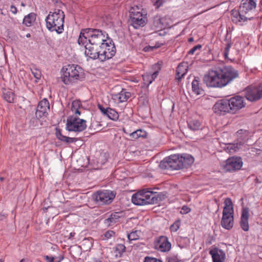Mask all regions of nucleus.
I'll list each match as a JSON object with an SVG mask.
<instances>
[{
	"label": "nucleus",
	"instance_id": "58",
	"mask_svg": "<svg viewBox=\"0 0 262 262\" xmlns=\"http://www.w3.org/2000/svg\"><path fill=\"white\" fill-rule=\"evenodd\" d=\"M0 180L1 181H3V180H4V178H0Z\"/></svg>",
	"mask_w": 262,
	"mask_h": 262
},
{
	"label": "nucleus",
	"instance_id": "1",
	"mask_svg": "<svg viewBox=\"0 0 262 262\" xmlns=\"http://www.w3.org/2000/svg\"><path fill=\"white\" fill-rule=\"evenodd\" d=\"M238 76L237 70L230 66L209 70L203 81L208 87L221 88Z\"/></svg>",
	"mask_w": 262,
	"mask_h": 262
},
{
	"label": "nucleus",
	"instance_id": "10",
	"mask_svg": "<svg viewBox=\"0 0 262 262\" xmlns=\"http://www.w3.org/2000/svg\"><path fill=\"white\" fill-rule=\"evenodd\" d=\"M116 196V193L109 190H99L93 194V198L99 205L111 204Z\"/></svg>",
	"mask_w": 262,
	"mask_h": 262
},
{
	"label": "nucleus",
	"instance_id": "6",
	"mask_svg": "<svg viewBox=\"0 0 262 262\" xmlns=\"http://www.w3.org/2000/svg\"><path fill=\"white\" fill-rule=\"evenodd\" d=\"M64 14L59 9L54 12H50L46 18L47 29L51 32H56L61 34L63 31Z\"/></svg>",
	"mask_w": 262,
	"mask_h": 262
},
{
	"label": "nucleus",
	"instance_id": "56",
	"mask_svg": "<svg viewBox=\"0 0 262 262\" xmlns=\"http://www.w3.org/2000/svg\"><path fill=\"white\" fill-rule=\"evenodd\" d=\"M26 36H27V37H30V34L29 33H28V34H27L26 35Z\"/></svg>",
	"mask_w": 262,
	"mask_h": 262
},
{
	"label": "nucleus",
	"instance_id": "55",
	"mask_svg": "<svg viewBox=\"0 0 262 262\" xmlns=\"http://www.w3.org/2000/svg\"><path fill=\"white\" fill-rule=\"evenodd\" d=\"M21 6H23V7H25L26 6V5L23 2H22L21 3Z\"/></svg>",
	"mask_w": 262,
	"mask_h": 262
},
{
	"label": "nucleus",
	"instance_id": "33",
	"mask_svg": "<svg viewBox=\"0 0 262 262\" xmlns=\"http://www.w3.org/2000/svg\"><path fill=\"white\" fill-rule=\"evenodd\" d=\"M106 111V116L112 120L116 121L119 118V115L118 113L114 110L107 107Z\"/></svg>",
	"mask_w": 262,
	"mask_h": 262
},
{
	"label": "nucleus",
	"instance_id": "59",
	"mask_svg": "<svg viewBox=\"0 0 262 262\" xmlns=\"http://www.w3.org/2000/svg\"><path fill=\"white\" fill-rule=\"evenodd\" d=\"M1 14L4 15V13H3V12H1Z\"/></svg>",
	"mask_w": 262,
	"mask_h": 262
},
{
	"label": "nucleus",
	"instance_id": "40",
	"mask_svg": "<svg viewBox=\"0 0 262 262\" xmlns=\"http://www.w3.org/2000/svg\"><path fill=\"white\" fill-rule=\"evenodd\" d=\"M39 118L40 117H37L36 116L35 117H32L30 120V126L33 127L38 126L40 124Z\"/></svg>",
	"mask_w": 262,
	"mask_h": 262
},
{
	"label": "nucleus",
	"instance_id": "42",
	"mask_svg": "<svg viewBox=\"0 0 262 262\" xmlns=\"http://www.w3.org/2000/svg\"><path fill=\"white\" fill-rule=\"evenodd\" d=\"M180 224L181 223L179 220L176 221L172 225L170 226L171 231L173 232L177 231L179 229Z\"/></svg>",
	"mask_w": 262,
	"mask_h": 262
},
{
	"label": "nucleus",
	"instance_id": "35",
	"mask_svg": "<svg viewBox=\"0 0 262 262\" xmlns=\"http://www.w3.org/2000/svg\"><path fill=\"white\" fill-rule=\"evenodd\" d=\"M125 250V247L122 244H118L114 248V253L116 257H120Z\"/></svg>",
	"mask_w": 262,
	"mask_h": 262
},
{
	"label": "nucleus",
	"instance_id": "16",
	"mask_svg": "<svg viewBox=\"0 0 262 262\" xmlns=\"http://www.w3.org/2000/svg\"><path fill=\"white\" fill-rule=\"evenodd\" d=\"M155 247L157 250L161 252H167L171 249V244L166 236H161L156 241Z\"/></svg>",
	"mask_w": 262,
	"mask_h": 262
},
{
	"label": "nucleus",
	"instance_id": "36",
	"mask_svg": "<svg viewBox=\"0 0 262 262\" xmlns=\"http://www.w3.org/2000/svg\"><path fill=\"white\" fill-rule=\"evenodd\" d=\"M81 106L80 102L78 100H75L72 102L71 105V110L74 113V115H80L81 113L79 111V108Z\"/></svg>",
	"mask_w": 262,
	"mask_h": 262
},
{
	"label": "nucleus",
	"instance_id": "32",
	"mask_svg": "<svg viewBox=\"0 0 262 262\" xmlns=\"http://www.w3.org/2000/svg\"><path fill=\"white\" fill-rule=\"evenodd\" d=\"M36 19V14L34 13H31L26 16L23 20V24L26 26L30 27Z\"/></svg>",
	"mask_w": 262,
	"mask_h": 262
},
{
	"label": "nucleus",
	"instance_id": "31",
	"mask_svg": "<svg viewBox=\"0 0 262 262\" xmlns=\"http://www.w3.org/2000/svg\"><path fill=\"white\" fill-rule=\"evenodd\" d=\"M188 127L192 130H196L201 128V123L196 119H189L187 121Z\"/></svg>",
	"mask_w": 262,
	"mask_h": 262
},
{
	"label": "nucleus",
	"instance_id": "34",
	"mask_svg": "<svg viewBox=\"0 0 262 262\" xmlns=\"http://www.w3.org/2000/svg\"><path fill=\"white\" fill-rule=\"evenodd\" d=\"M146 132L142 129H138L131 133H129V136L133 139H137L140 137H144L146 136Z\"/></svg>",
	"mask_w": 262,
	"mask_h": 262
},
{
	"label": "nucleus",
	"instance_id": "45",
	"mask_svg": "<svg viewBox=\"0 0 262 262\" xmlns=\"http://www.w3.org/2000/svg\"><path fill=\"white\" fill-rule=\"evenodd\" d=\"M201 48H202V46L200 45H198L193 47L191 49H190L188 53L189 54H193L196 50L201 49Z\"/></svg>",
	"mask_w": 262,
	"mask_h": 262
},
{
	"label": "nucleus",
	"instance_id": "29",
	"mask_svg": "<svg viewBox=\"0 0 262 262\" xmlns=\"http://www.w3.org/2000/svg\"><path fill=\"white\" fill-rule=\"evenodd\" d=\"M120 213L119 212H114L112 213L107 219H105L104 221V223L108 226H112L114 225L115 223L119 221V220L120 217Z\"/></svg>",
	"mask_w": 262,
	"mask_h": 262
},
{
	"label": "nucleus",
	"instance_id": "9",
	"mask_svg": "<svg viewBox=\"0 0 262 262\" xmlns=\"http://www.w3.org/2000/svg\"><path fill=\"white\" fill-rule=\"evenodd\" d=\"M132 24L135 29L143 27L147 21L146 15L143 14L138 7L132 8L130 10Z\"/></svg>",
	"mask_w": 262,
	"mask_h": 262
},
{
	"label": "nucleus",
	"instance_id": "7",
	"mask_svg": "<svg viewBox=\"0 0 262 262\" xmlns=\"http://www.w3.org/2000/svg\"><path fill=\"white\" fill-rule=\"evenodd\" d=\"M99 47V60L103 61L111 58L116 53V50L114 43L111 38H109Z\"/></svg>",
	"mask_w": 262,
	"mask_h": 262
},
{
	"label": "nucleus",
	"instance_id": "48",
	"mask_svg": "<svg viewBox=\"0 0 262 262\" xmlns=\"http://www.w3.org/2000/svg\"><path fill=\"white\" fill-rule=\"evenodd\" d=\"M45 258L48 261V262H54V260L57 259V258H55V257L53 256H45Z\"/></svg>",
	"mask_w": 262,
	"mask_h": 262
},
{
	"label": "nucleus",
	"instance_id": "19",
	"mask_svg": "<svg viewBox=\"0 0 262 262\" xmlns=\"http://www.w3.org/2000/svg\"><path fill=\"white\" fill-rule=\"evenodd\" d=\"M253 18L252 16L246 15L241 13L240 9L239 10H233L231 11V19L235 24L244 22L247 20H250Z\"/></svg>",
	"mask_w": 262,
	"mask_h": 262
},
{
	"label": "nucleus",
	"instance_id": "23",
	"mask_svg": "<svg viewBox=\"0 0 262 262\" xmlns=\"http://www.w3.org/2000/svg\"><path fill=\"white\" fill-rule=\"evenodd\" d=\"M211 255L213 262H223L225 258V253L224 252L217 248H214L209 252Z\"/></svg>",
	"mask_w": 262,
	"mask_h": 262
},
{
	"label": "nucleus",
	"instance_id": "8",
	"mask_svg": "<svg viewBox=\"0 0 262 262\" xmlns=\"http://www.w3.org/2000/svg\"><path fill=\"white\" fill-rule=\"evenodd\" d=\"M86 128V121L77 117L71 115L67 118L66 128L70 132H80Z\"/></svg>",
	"mask_w": 262,
	"mask_h": 262
},
{
	"label": "nucleus",
	"instance_id": "12",
	"mask_svg": "<svg viewBox=\"0 0 262 262\" xmlns=\"http://www.w3.org/2000/svg\"><path fill=\"white\" fill-rule=\"evenodd\" d=\"M242 165L243 162L240 157H232L226 160L224 167L226 171H232L240 169Z\"/></svg>",
	"mask_w": 262,
	"mask_h": 262
},
{
	"label": "nucleus",
	"instance_id": "39",
	"mask_svg": "<svg viewBox=\"0 0 262 262\" xmlns=\"http://www.w3.org/2000/svg\"><path fill=\"white\" fill-rule=\"evenodd\" d=\"M115 232L113 230H108L101 236L102 240H107L115 236Z\"/></svg>",
	"mask_w": 262,
	"mask_h": 262
},
{
	"label": "nucleus",
	"instance_id": "41",
	"mask_svg": "<svg viewBox=\"0 0 262 262\" xmlns=\"http://www.w3.org/2000/svg\"><path fill=\"white\" fill-rule=\"evenodd\" d=\"M31 70L32 74L33 75L34 77L37 79H39L41 76L40 71L35 67H33Z\"/></svg>",
	"mask_w": 262,
	"mask_h": 262
},
{
	"label": "nucleus",
	"instance_id": "60",
	"mask_svg": "<svg viewBox=\"0 0 262 262\" xmlns=\"http://www.w3.org/2000/svg\"><path fill=\"white\" fill-rule=\"evenodd\" d=\"M261 3H262V0H261Z\"/></svg>",
	"mask_w": 262,
	"mask_h": 262
},
{
	"label": "nucleus",
	"instance_id": "11",
	"mask_svg": "<svg viewBox=\"0 0 262 262\" xmlns=\"http://www.w3.org/2000/svg\"><path fill=\"white\" fill-rule=\"evenodd\" d=\"M245 97L251 102H255L262 98V83L250 85L245 90Z\"/></svg>",
	"mask_w": 262,
	"mask_h": 262
},
{
	"label": "nucleus",
	"instance_id": "47",
	"mask_svg": "<svg viewBox=\"0 0 262 262\" xmlns=\"http://www.w3.org/2000/svg\"><path fill=\"white\" fill-rule=\"evenodd\" d=\"M167 260L168 262H180L178 258L176 256L168 257Z\"/></svg>",
	"mask_w": 262,
	"mask_h": 262
},
{
	"label": "nucleus",
	"instance_id": "3",
	"mask_svg": "<svg viewBox=\"0 0 262 262\" xmlns=\"http://www.w3.org/2000/svg\"><path fill=\"white\" fill-rule=\"evenodd\" d=\"M109 38L105 31L89 28L81 31L78 39V43L79 45H84L88 41L95 46H99Z\"/></svg>",
	"mask_w": 262,
	"mask_h": 262
},
{
	"label": "nucleus",
	"instance_id": "52",
	"mask_svg": "<svg viewBox=\"0 0 262 262\" xmlns=\"http://www.w3.org/2000/svg\"><path fill=\"white\" fill-rule=\"evenodd\" d=\"M255 183H261V181L259 180L258 178H256L255 179Z\"/></svg>",
	"mask_w": 262,
	"mask_h": 262
},
{
	"label": "nucleus",
	"instance_id": "30",
	"mask_svg": "<svg viewBox=\"0 0 262 262\" xmlns=\"http://www.w3.org/2000/svg\"><path fill=\"white\" fill-rule=\"evenodd\" d=\"M56 136L59 140L67 143H74L77 141L76 138H71L62 135L60 129H56Z\"/></svg>",
	"mask_w": 262,
	"mask_h": 262
},
{
	"label": "nucleus",
	"instance_id": "53",
	"mask_svg": "<svg viewBox=\"0 0 262 262\" xmlns=\"http://www.w3.org/2000/svg\"><path fill=\"white\" fill-rule=\"evenodd\" d=\"M75 235V233L74 232H71L70 234V237H73Z\"/></svg>",
	"mask_w": 262,
	"mask_h": 262
},
{
	"label": "nucleus",
	"instance_id": "54",
	"mask_svg": "<svg viewBox=\"0 0 262 262\" xmlns=\"http://www.w3.org/2000/svg\"><path fill=\"white\" fill-rule=\"evenodd\" d=\"M19 262H27L25 259H22Z\"/></svg>",
	"mask_w": 262,
	"mask_h": 262
},
{
	"label": "nucleus",
	"instance_id": "24",
	"mask_svg": "<svg viewBox=\"0 0 262 262\" xmlns=\"http://www.w3.org/2000/svg\"><path fill=\"white\" fill-rule=\"evenodd\" d=\"M225 206L223 211V216H233V208L231 200L227 198L225 200Z\"/></svg>",
	"mask_w": 262,
	"mask_h": 262
},
{
	"label": "nucleus",
	"instance_id": "46",
	"mask_svg": "<svg viewBox=\"0 0 262 262\" xmlns=\"http://www.w3.org/2000/svg\"><path fill=\"white\" fill-rule=\"evenodd\" d=\"M190 211V209L186 206H184L181 210L182 213H187Z\"/></svg>",
	"mask_w": 262,
	"mask_h": 262
},
{
	"label": "nucleus",
	"instance_id": "4",
	"mask_svg": "<svg viewBox=\"0 0 262 262\" xmlns=\"http://www.w3.org/2000/svg\"><path fill=\"white\" fill-rule=\"evenodd\" d=\"M164 199L161 193L150 191L149 189H143L133 195L132 202L137 205L157 204Z\"/></svg>",
	"mask_w": 262,
	"mask_h": 262
},
{
	"label": "nucleus",
	"instance_id": "14",
	"mask_svg": "<svg viewBox=\"0 0 262 262\" xmlns=\"http://www.w3.org/2000/svg\"><path fill=\"white\" fill-rule=\"evenodd\" d=\"M84 47L85 55L93 59H99V47L92 45V43L86 42L84 45H80Z\"/></svg>",
	"mask_w": 262,
	"mask_h": 262
},
{
	"label": "nucleus",
	"instance_id": "25",
	"mask_svg": "<svg viewBox=\"0 0 262 262\" xmlns=\"http://www.w3.org/2000/svg\"><path fill=\"white\" fill-rule=\"evenodd\" d=\"M130 94L126 91L125 90H122L118 94H114L113 98L118 102H123L126 101L130 97Z\"/></svg>",
	"mask_w": 262,
	"mask_h": 262
},
{
	"label": "nucleus",
	"instance_id": "18",
	"mask_svg": "<svg viewBox=\"0 0 262 262\" xmlns=\"http://www.w3.org/2000/svg\"><path fill=\"white\" fill-rule=\"evenodd\" d=\"M50 111V105L48 100L45 98L40 101L37 106L35 115L37 117H42L46 116Z\"/></svg>",
	"mask_w": 262,
	"mask_h": 262
},
{
	"label": "nucleus",
	"instance_id": "38",
	"mask_svg": "<svg viewBox=\"0 0 262 262\" xmlns=\"http://www.w3.org/2000/svg\"><path fill=\"white\" fill-rule=\"evenodd\" d=\"M140 231L135 230L131 232L130 233H127V236L128 240L130 242L132 241H136L139 238L140 236Z\"/></svg>",
	"mask_w": 262,
	"mask_h": 262
},
{
	"label": "nucleus",
	"instance_id": "43",
	"mask_svg": "<svg viewBox=\"0 0 262 262\" xmlns=\"http://www.w3.org/2000/svg\"><path fill=\"white\" fill-rule=\"evenodd\" d=\"M153 5L157 8H159L165 0H151Z\"/></svg>",
	"mask_w": 262,
	"mask_h": 262
},
{
	"label": "nucleus",
	"instance_id": "26",
	"mask_svg": "<svg viewBox=\"0 0 262 262\" xmlns=\"http://www.w3.org/2000/svg\"><path fill=\"white\" fill-rule=\"evenodd\" d=\"M234 217L233 216H223L221 222V226L223 228L227 230L231 229L233 226Z\"/></svg>",
	"mask_w": 262,
	"mask_h": 262
},
{
	"label": "nucleus",
	"instance_id": "20",
	"mask_svg": "<svg viewBox=\"0 0 262 262\" xmlns=\"http://www.w3.org/2000/svg\"><path fill=\"white\" fill-rule=\"evenodd\" d=\"M152 69L155 70L152 73H146L142 75L144 83L147 86L157 78L161 68L159 64H155L152 66Z\"/></svg>",
	"mask_w": 262,
	"mask_h": 262
},
{
	"label": "nucleus",
	"instance_id": "21",
	"mask_svg": "<svg viewBox=\"0 0 262 262\" xmlns=\"http://www.w3.org/2000/svg\"><path fill=\"white\" fill-rule=\"evenodd\" d=\"M167 26L166 19L164 17L157 15L154 17L152 28L155 30H161Z\"/></svg>",
	"mask_w": 262,
	"mask_h": 262
},
{
	"label": "nucleus",
	"instance_id": "17",
	"mask_svg": "<svg viewBox=\"0 0 262 262\" xmlns=\"http://www.w3.org/2000/svg\"><path fill=\"white\" fill-rule=\"evenodd\" d=\"M214 113L219 114L230 112V104L228 99L220 100L213 107Z\"/></svg>",
	"mask_w": 262,
	"mask_h": 262
},
{
	"label": "nucleus",
	"instance_id": "22",
	"mask_svg": "<svg viewBox=\"0 0 262 262\" xmlns=\"http://www.w3.org/2000/svg\"><path fill=\"white\" fill-rule=\"evenodd\" d=\"M249 216V208L247 207L244 208L242 210L241 217L240 226L245 231H248L249 229L248 223Z\"/></svg>",
	"mask_w": 262,
	"mask_h": 262
},
{
	"label": "nucleus",
	"instance_id": "28",
	"mask_svg": "<svg viewBox=\"0 0 262 262\" xmlns=\"http://www.w3.org/2000/svg\"><path fill=\"white\" fill-rule=\"evenodd\" d=\"M192 92L196 95H202L204 93V90L201 86L199 78L195 77L191 83Z\"/></svg>",
	"mask_w": 262,
	"mask_h": 262
},
{
	"label": "nucleus",
	"instance_id": "13",
	"mask_svg": "<svg viewBox=\"0 0 262 262\" xmlns=\"http://www.w3.org/2000/svg\"><path fill=\"white\" fill-rule=\"evenodd\" d=\"M230 104V113H235L245 107L246 103L244 98L240 96H236L228 99Z\"/></svg>",
	"mask_w": 262,
	"mask_h": 262
},
{
	"label": "nucleus",
	"instance_id": "2",
	"mask_svg": "<svg viewBox=\"0 0 262 262\" xmlns=\"http://www.w3.org/2000/svg\"><path fill=\"white\" fill-rule=\"evenodd\" d=\"M193 162V157L189 154L172 155L161 161L159 167L162 169L177 170L187 168Z\"/></svg>",
	"mask_w": 262,
	"mask_h": 262
},
{
	"label": "nucleus",
	"instance_id": "50",
	"mask_svg": "<svg viewBox=\"0 0 262 262\" xmlns=\"http://www.w3.org/2000/svg\"><path fill=\"white\" fill-rule=\"evenodd\" d=\"M98 107H99V110L101 111V112L103 114H104L105 115H106V110H107V108H105L104 107H103V106H102L100 105H98Z\"/></svg>",
	"mask_w": 262,
	"mask_h": 262
},
{
	"label": "nucleus",
	"instance_id": "51",
	"mask_svg": "<svg viewBox=\"0 0 262 262\" xmlns=\"http://www.w3.org/2000/svg\"><path fill=\"white\" fill-rule=\"evenodd\" d=\"M55 258H57V259L54 260V262H61V260L63 259V256H60L59 257H56Z\"/></svg>",
	"mask_w": 262,
	"mask_h": 262
},
{
	"label": "nucleus",
	"instance_id": "44",
	"mask_svg": "<svg viewBox=\"0 0 262 262\" xmlns=\"http://www.w3.org/2000/svg\"><path fill=\"white\" fill-rule=\"evenodd\" d=\"M144 262H162V261L156 258L146 257L144 259Z\"/></svg>",
	"mask_w": 262,
	"mask_h": 262
},
{
	"label": "nucleus",
	"instance_id": "49",
	"mask_svg": "<svg viewBox=\"0 0 262 262\" xmlns=\"http://www.w3.org/2000/svg\"><path fill=\"white\" fill-rule=\"evenodd\" d=\"M10 11L13 14H15L17 13V9L16 7L15 6L12 5L11 6V7H10Z\"/></svg>",
	"mask_w": 262,
	"mask_h": 262
},
{
	"label": "nucleus",
	"instance_id": "57",
	"mask_svg": "<svg viewBox=\"0 0 262 262\" xmlns=\"http://www.w3.org/2000/svg\"><path fill=\"white\" fill-rule=\"evenodd\" d=\"M193 40V38H190L189 39V41H192Z\"/></svg>",
	"mask_w": 262,
	"mask_h": 262
},
{
	"label": "nucleus",
	"instance_id": "5",
	"mask_svg": "<svg viewBox=\"0 0 262 262\" xmlns=\"http://www.w3.org/2000/svg\"><path fill=\"white\" fill-rule=\"evenodd\" d=\"M62 81L66 85H72L84 78L83 69L77 64H68L62 69Z\"/></svg>",
	"mask_w": 262,
	"mask_h": 262
},
{
	"label": "nucleus",
	"instance_id": "37",
	"mask_svg": "<svg viewBox=\"0 0 262 262\" xmlns=\"http://www.w3.org/2000/svg\"><path fill=\"white\" fill-rule=\"evenodd\" d=\"M3 97L8 102L12 103L14 99V95L10 91L5 90L3 92Z\"/></svg>",
	"mask_w": 262,
	"mask_h": 262
},
{
	"label": "nucleus",
	"instance_id": "27",
	"mask_svg": "<svg viewBox=\"0 0 262 262\" xmlns=\"http://www.w3.org/2000/svg\"><path fill=\"white\" fill-rule=\"evenodd\" d=\"M188 66L187 63H181L177 68V79L180 80L187 72Z\"/></svg>",
	"mask_w": 262,
	"mask_h": 262
},
{
	"label": "nucleus",
	"instance_id": "15",
	"mask_svg": "<svg viewBox=\"0 0 262 262\" xmlns=\"http://www.w3.org/2000/svg\"><path fill=\"white\" fill-rule=\"evenodd\" d=\"M256 0H242L239 9L241 13L251 16L250 13L255 9Z\"/></svg>",
	"mask_w": 262,
	"mask_h": 262
}]
</instances>
